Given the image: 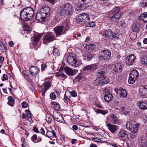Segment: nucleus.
I'll use <instances>...</instances> for the list:
<instances>
[{
    "label": "nucleus",
    "instance_id": "nucleus-1",
    "mask_svg": "<svg viewBox=\"0 0 147 147\" xmlns=\"http://www.w3.org/2000/svg\"><path fill=\"white\" fill-rule=\"evenodd\" d=\"M34 14L33 9L32 7H28L23 9L20 13V16L22 20L28 21L33 18Z\"/></svg>",
    "mask_w": 147,
    "mask_h": 147
},
{
    "label": "nucleus",
    "instance_id": "nucleus-2",
    "mask_svg": "<svg viewBox=\"0 0 147 147\" xmlns=\"http://www.w3.org/2000/svg\"><path fill=\"white\" fill-rule=\"evenodd\" d=\"M102 35L103 38L106 40L108 39H118L119 37V33L113 32L111 29L103 30L102 32Z\"/></svg>",
    "mask_w": 147,
    "mask_h": 147
},
{
    "label": "nucleus",
    "instance_id": "nucleus-3",
    "mask_svg": "<svg viewBox=\"0 0 147 147\" xmlns=\"http://www.w3.org/2000/svg\"><path fill=\"white\" fill-rule=\"evenodd\" d=\"M73 7L69 3H67L62 7L60 10V13L62 15L65 14L69 16L72 12Z\"/></svg>",
    "mask_w": 147,
    "mask_h": 147
},
{
    "label": "nucleus",
    "instance_id": "nucleus-4",
    "mask_svg": "<svg viewBox=\"0 0 147 147\" xmlns=\"http://www.w3.org/2000/svg\"><path fill=\"white\" fill-rule=\"evenodd\" d=\"M111 54V52L110 51L103 50L101 52V54L99 56V59L102 62H105L110 58Z\"/></svg>",
    "mask_w": 147,
    "mask_h": 147
},
{
    "label": "nucleus",
    "instance_id": "nucleus-5",
    "mask_svg": "<svg viewBox=\"0 0 147 147\" xmlns=\"http://www.w3.org/2000/svg\"><path fill=\"white\" fill-rule=\"evenodd\" d=\"M126 126L127 129L131 132L136 133L139 129L140 125L138 123L133 124L131 122H128L126 124Z\"/></svg>",
    "mask_w": 147,
    "mask_h": 147
},
{
    "label": "nucleus",
    "instance_id": "nucleus-6",
    "mask_svg": "<svg viewBox=\"0 0 147 147\" xmlns=\"http://www.w3.org/2000/svg\"><path fill=\"white\" fill-rule=\"evenodd\" d=\"M90 19L89 16L86 13L83 14H80L78 16L77 20L79 23L81 24H85Z\"/></svg>",
    "mask_w": 147,
    "mask_h": 147
},
{
    "label": "nucleus",
    "instance_id": "nucleus-7",
    "mask_svg": "<svg viewBox=\"0 0 147 147\" xmlns=\"http://www.w3.org/2000/svg\"><path fill=\"white\" fill-rule=\"evenodd\" d=\"M43 38L44 42L45 44L49 43L55 39L53 33L50 32H47Z\"/></svg>",
    "mask_w": 147,
    "mask_h": 147
},
{
    "label": "nucleus",
    "instance_id": "nucleus-8",
    "mask_svg": "<svg viewBox=\"0 0 147 147\" xmlns=\"http://www.w3.org/2000/svg\"><path fill=\"white\" fill-rule=\"evenodd\" d=\"M110 82L109 79L107 77H98L95 80V83L96 85H101L105 84Z\"/></svg>",
    "mask_w": 147,
    "mask_h": 147
},
{
    "label": "nucleus",
    "instance_id": "nucleus-9",
    "mask_svg": "<svg viewBox=\"0 0 147 147\" xmlns=\"http://www.w3.org/2000/svg\"><path fill=\"white\" fill-rule=\"evenodd\" d=\"M54 32L56 35L60 36L63 34L66 30H64V26H56L53 29Z\"/></svg>",
    "mask_w": 147,
    "mask_h": 147
},
{
    "label": "nucleus",
    "instance_id": "nucleus-10",
    "mask_svg": "<svg viewBox=\"0 0 147 147\" xmlns=\"http://www.w3.org/2000/svg\"><path fill=\"white\" fill-rule=\"evenodd\" d=\"M53 116L54 120L58 122L63 123L65 121L60 113L57 111H54Z\"/></svg>",
    "mask_w": 147,
    "mask_h": 147
},
{
    "label": "nucleus",
    "instance_id": "nucleus-11",
    "mask_svg": "<svg viewBox=\"0 0 147 147\" xmlns=\"http://www.w3.org/2000/svg\"><path fill=\"white\" fill-rule=\"evenodd\" d=\"M118 136L123 141H127L128 140V136L126 131L123 129L120 130L118 134Z\"/></svg>",
    "mask_w": 147,
    "mask_h": 147
},
{
    "label": "nucleus",
    "instance_id": "nucleus-12",
    "mask_svg": "<svg viewBox=\"0 0 147 147\" xmlns=\"http://www.w3.org/2000/svg\"><path fill=\"white\" fill-rule=\"evenodd\" d=\"M104 99L107 102H111L113 99V96L111 94L107 89H105L103 90Z\"/></svg>",
    "mask_w": 147,
    "mask_h": 147
},
{
    "label": "nucleus",
    "instance_id": "nucleus-13",
    "mask_svg": "<svg viewBox=\"0 0 147 147\" xmlns=\"http://www.w3.org/2000/svg\"><path fill=\"white\" fill-rule=\"evenodd\" d=\"M140 25L139 20H136L133 22L131 26V29L133 32L137 33L140 31Z\"/></svg>",
    "mask_w": 147,
    "mask_h": 147
},
{
    "label": "nucleus",
    "instance_id": "nucleus-14",
    "mask_svg": "<svg viewBox=\"0 0 147 147\" xmlns=\"http://www.w3.org/2000/svg\"><path fill=\"white\" fill-rule=\"evenodd\" d=\"M51 84L49 82H47L41 86L42 88L41 90V93L42 96H45V93L48 90L51 86Z\"/></svg>",
    "mask_w": 147,
    "mask_h": 147
},
{
    "label": "nucleus",
    "instance_id": "nucleus-15",
    "mask_svg": "<svg viewBox=\"0 0 147 147\" xmlns=\"http://www.w3.org/2000/svg\"><path fill=\"white\" fill-rule=\"evenodd\" d=\"M42 36V34H37L34 35L32 42L34 47L38 45V43L41 38Z\"/></svg>",
    "mask_w": 147,
    "mask_h": 147
},
{
    "label": "nucleus",
    "instance_id": "nucleus-16",
    "mask_svg": "<svg viewBox=\"0 0 147 147\" xmlns=\"http://www.w3.org/2000/svg\"><path fill=\"white\" fill-rule=\"evenodd\" d=\"M136 57L134 54L130 55L126 57L125 60L127 64L132 65L136 59Z\"/></svg>",
    "mask_w": 147,
    "mask_h": 147
},
{
    "label": "nucleus",
    "instance_id": "nucleus-17",
    "mask_svg": "<svg viewBox=\"0 0 147 147\" xmlns=\"http://www.w3.org/2000/svg\"><path fill=\"white\" fill-rule=\"evenodd\" d=\"M67 61L69 64L74 67H76L77 61L75 57L71 55L69 56L67 59Z\"/></svg>",
    "mask_w": 147,
    "mask_h": 147
},
{
    "label": "nucleus",
    "instance_id": "nucleus-18",
    "mask_svg": "<svg viewBox=\"0 0 147 147\" xmlns=\"http://www.w3.org/2000/svg\"><path fill=\"white\" fill-rule=\"evenodd\" d=\"M117 15V16L118 15H121V12L120 11V8L118 7H115L112 10L109 12L108 13V15Z\"/></svg>",
    "mask_w": 147,
    "mask_h": 147
},
{
    "label": "nucleus",
    "instance_id": "nucleus-19",
    "mask_svg": "<svg viewBox=\"0 0 147 147\" xmlns=\"http://www.w3.org/2000/svg\"><path fill=\"white\" fill-rule=\"evenodd\" d=\"M93 55L91 53L88 52L83 54L82 55L83 60L85 61H90L93 58Z\"/></svg>",
    "mask_w": 147,
    "mask_h": 147
},
{
    "label": "nucleus",
    "instance_id": "nucleus-20",
    "mask_svg": "<svg viewBox=\"0 0 147 147\" xmlns=\"http://www.w3.org/2000/svg\"><path fill=\"white\" fill-rule=\"evenodd\" d=\"M140 95L144 98L147 97V86H142L140 88Z\"/></svg>",
    "mask_w": 147,
    "mask_h": 147
},
{
    "label": "nucleus",
    "instance_id": "nucleus-21",
    "mask_svg": "<svg viewBox=\"0 0 147 147\" xmlns=\"http://www.w3.org/2000/svg\"><path fill=\"white\" fill-rule=\"evenodd\" d=\"M97 68L96 64H92L84 66L82 69V71L83 72H85L86 71L94 70L96 69Z\"/></svg>",
    "mask_w": 147,
    "mask_h": 147
},
{
    "label": "nucleus",
    "instance_id": "nucleus-22",
    "mask_svg": "<svg viewBox=\"0 0 147 147\" xmlns=\"http://www.w3.org/2000/svg\"><path fill=\"white\" fill-rule=\"evenodd\" d=\"M39 70L37 67L32 66L30 67L29 71L30 74L36 77L39 72Z\"/></svg>",
    "mask_w": 147,
    "mask_h": 147
},
{
    "label": "nucleus",
    "instance_id": "nucleus-23",
    "mask_svg": "<svg viewBox=\"0 0 147 147\" xmlns=\"http://www.w3.org/2000/svg\"><path fill=\"white\" fill-rule=\"evenodd\" d=\"M40 11L42 14L45 15V17H48L50 13V9L47 6H44L40 9Z\"/></svg>",
    "mask_w": 147,
    "mask_h": 147
},
{
    "label": "nucleus",
    "instance_id": "nucleus-24",
    "mask_svg": "<svg viewBox=\"0 0 147 147\" xmlns=\"http://www.w3.org/2000/svg\"><path fill=\"white\" fill-rule=\"evenodd\" d=\"M122 70V64L121 63L115 64L113 69V71L117 73H120Z\"/></svg>",
    "mask_w": 147,
    "mask_h": 147
},
{
    "label": "nucleus",
    "instance_id": "nucleus-25",
    "mask_svg": "<svg viewBox=\"0 0 147 147\" xmlns=\"http://www.w3.org/2000/svg\"><path fill=\"white\" fill-rule=\"evenodd\" d=\"M45 15L42 13L41 11L37 13L36 16V19L39 21H42L45 19Z\"/></svg>",
    "mask_w": 147,
    "mask_h": 147
},
{
    "label": "nucleus",
    "instance_id": "nucleus-26",
    "mask_svg": "<svg viewBox=\"0 0 147 147\" xmlns=\"http://www.w3.org/2000/svg\"><path fill=\"white\" fill-rule=\"evenodd\" d=\"M66 73L69 76H73L75 75L77 70H73L71 69L68 67H66L65 68Z\"/></svg>",
    "mask_w": 147,
    "mask_h": 147
},
{
    "label": "nucleus",
    "instance_id": "nucleus-27",
    "mask_svg": "<svg viewBox=\"0 0 147 147\" xmlns=\"http://www.w3.org/2000/svg\"><path fill=\"white\" fill-rule=\"evenodd\" d=\"M47 136L48 138L52 139L53 138H56V134L54 130L47 131L46 133Z\"/></svg>",
    "mask_w": 147,
    "mask_h": 147
},
{
    "label": "nucleus",
    "instance_id": "nucleus-28",
    "mask_svg": "<svg viewBox=\"0 0 147 147\" xmlns=\"http://www.w3.org/2000/svg\"><path fill=\"white\" fill-rule=\"evenodd\" d=\"M137 105L141 109H147V102L140 101L137 102Z\"/></svg>",
    "mask_w": 147,
    "mask_h": 147
},
{
    "label": "nucleus",
    "instance_id": "nucleus-29",
    "mask_svg": "<svg viewBox=\"0 0 147 147\" xmlns=\"http://www.w3.org/2000/svg\"><path fill=\"white\" fill-rule=\"evenodd\" d=\"M25 111L26 113H23L22 114V119H27L31 118L32 114L30 111L27 110H25Z\"/></svg>",
    "mask_w": 147,
    "mask_h": 147
},
{
    "label": "nucleus",
    "instance_id": "nucleus-30",
    "mask_svg": "<svg viewBox=\"0 0 147 147\" xmlns=\"http://www.w3.org/2000/svg\"><path fill=\"white\" fill-rule=\"evenodd\" d=\"M106 125L109 130L112 133H114L117 129L116 125L111 124L110 123H106Z\"/></svg>",
    "mask_w": 147,
    "mask_h": 147
},
{
    "label": "nucleus",
    "instance_id": "nucleus-31",
    "mask_svg": "<svg viewBox=\"0 0 147 147\" xmlns=\"http://www.w3.org/2000/svg\"><path fill=\"white\" fill-rule=\"evenodd\" d=\"M118 92L119 93L120 96L122 98L126 97L127 94L126 91L122 88H120L118 90Z\"/></svg>",
    "mask_w": 147,
    "mask_h": 147
},
{
    "label": "nucleus",
    "instance_id": "nucleus-32",
    "mask_svg": "<svg viewBox=\"0 0 147 147\" xmlns=\"http://www.w3.org/2000/svg\"><path fill=\"white\" fill-rule=\"evenodd\" d=\"M114 15H108V17L110 18L111 21L113 22H114L117 21L121 17V16Z\"/></svg>",
    "mask_w": 147,
    "mask_h": 147
},
{
    "label": "nucleus",
    "instance_id": "nucleus-33",
    "mask_svg": "<svg viewBox=\"0 0 147 147\" xmlns=\"http://www.w3.org/2000/svg\"><path fill=\"white\" fill-rule=\"evenodd\" d=\"M98 77L100 78L107 77L105 76V70L103 69H101L98 70L97 73Z\"/></svg>",
    "mask_w": 147,
    "mask_h": 147
},
{
    "label": "nucleus",
    "instance_id": "nucleus-34",
    "mask_svg": "<svg viewBox=\"0 0 147 147\" xmlns=\"http://www.w3.org/2000/svg\"><path fill=\"white\" fill-rule=\"evenodd\" d=\"M7 99L8 101L7 102V104L11 107H13L14 106L15 100L13 99L11 96H9L7 98Z\"/></svg>",
    "mask_w": 147,
    "mask_h": 147
},
{
    "label": "nucleus",
    "instance_id": "nucleus-35",
    "mask_svg": "<svg viewBox=\"0 0 147 147\" xmlns=\"http://www.w3.org/2000/svg\"><path fill=\"white\" fill-rule=\"evenodd\" d=\"M139 20H142L145 22H147V12L142 14L139 17Z\"/></svg>",
    "mask_w": 147,
    "mask_h": 147
},
{
    "label": "nucleus",
    "instance_id": "nucleus-36",
    "mask_svg": "<svg viewBox=\"0 0 147 147\" xmlns=\"http://www.w3.org/2000/svg\"><path fill=\"white\" fill-rule=\"evenodd\" d=\"M129 75L131 76H132V77L133 78H134L136 80L138 78L139 74L138 71L136 70H132L130 74Z\"/></svg>",
    "mask_w": 147,
    "mask_h": 147
},
{
    "label": "nucleus",
    "instance_id": "nucleus-37",
    "mask_svg": "<svg viewBox=\"0 0 147 147\" xmlns=\"http://www.w3.org/2000/svg\"><path fill=\"white\" fill-rule=\"evenodd\" d=\"M140 147H147V142L145 139H140L139 141Z\"/></svg>",
    "mask_w": 147,
    "mask_h": 147
},
{
    "label": "nucleus",
    "instance_id": "nucleus-38",
    "mask_svg": "<svg viewBox=\"0 0 147 147\" xmlns=\"http://www.w3.org/2000/svg\"><path fill=\"white\" fill-rule=\"evenodd\" d=\"M94 110L97 113H101L103 115H105L108 112L107 111H105L98 109H96L95 108H94Z\"/></svg>",
    "mask_w": 147,
    "mask_h": 147
},
{
    "label": "nucleus",
    "instance_id": "nucleus-39",
    "mask_svg": "<svg viewBox=\"0 0 147 147\" xmlns=\"http://www.w3.org/2000/svg\"><path fill=\"white\" fill-rule=\"evenodd\" d=\"M45 119L49 123H51L52 120L51 116L49 114L46 115Z\"/></svg>",
    "mask_w": 147,
    "mask_h": 147
},
{
    "label": "nucleus",
    "instance_id": "nucleus-40",
    "mask_svg": "<svg viewBox=\"0 0 147 147\" xmlns=\"http://www.w3.org/2000/svg\"><path fill=\"white\" fill-rule=\"evenodd\" d=\"M136 80L134 78L132 77V76H131L129 75L128 80V83L130 84H133L135 82V81Z\"/></svg>",
    "mask_w": 147,
    "mask_h": 147
},
{
    "label": "nucleus",
    "instance_id": "nucleus-41",
    "mask_svg": "<svg viewBox=\"0 0 147 147\" xmlns=\"http://www.w3.org/2000/svg\"><path fill=\"white\" fill-rule=\"evenodd\" d=\"M141 63L146 66H147V57H145L141 60Z\"/></svg>",
    "mask_w": 147,
    "mask_h": 147
},
{
    "label": "nucleus",
    "instance_id": "nucleus-42",
    "mask_svg": "<svg viewBox=\"0 0 147 147\" xmlns=\"http://www.w3.org/2000/svg\"><path fill=\"white\" fill-rule=\"evenodd\" d=\"M140 6L142 7H147V1L143 0L140 4Z\"/></svg>",
    "mask_w": 147,
    "mask_h": 147
},
{
    "label": "nucleus",
    "instance_id": "nucleus-43",
    "mask_svg": "<svg viewBox=\"0 0 147 147\" xmlns=\"http://www.w3.org/2000/svg\"><path fill=\"white\" fill-rule=\"evenodd\" d=\"M53 54L55 56H58L60 54L59 52L58 49H53Z\"/></svg>",
    "mask_w": 147,
    "mask_h": 147
},
{
    "label": "nucleus",
    "instance_id": "nucleus-44",
    "mask_svg": "<svg viewBox=\"0 0 147 147\" xmlns=\"http://www.w3.org/2000/svg\"><path fill=\"white\" fill-rule=\"evenodd\" d=\"M85 47H87V46H88L89 48V50H93L95 49V45H91L90 44V45H86L85 46Z\"/></svg>",
    "mask_w": 147,
    "mask_h": 147
},
{
    "label": "nucleus",
    "instance_id": "nucleus-45",
    "mask_svg": "<svg viewBox=\"0 0 147 147\" xmlns=\"http://www.w3.org/2000/svg\"><path fill=\"white\" fill-rule=\"evenodd\" d=\"M69 92L70 93L71 95L73 97H76L77 96V93L76 91L74 90H72L71 91H69Z\"/></svg>",
    "mask_w": 147,
    "mask_h": 147
},
{
    "label": "nucleus",
    "instance_id": "nucleus-46",
    "mask_svg": "<svg viewBox=\"0 0 147 147\" xmlns=\"http://www.w3.org/2000/svg\"><path fill=\"white\" fill-rule=\"evenodd\" d=\"M65 93H66V92ZM64 100L65 102L67 103L68 102L70 101L69 98L66 96V93L64 95Z\"/></svg>",
    "mask_w": 147,
    "mask_h": 147
},
{
    "label": "nucleus",
    "instance_id": "nucleus-47",
    "mask_svg": "<svg viewBox=\"0 0 147 147\" xmlns=\"http://www.w3.org/2000/svg\"><path fill=\"white\" fill-rule=\"evenodd\" d=\"M82 77L81 75L79 74L75 78V81L78 82H79L81 80Z\"/></svg>",
    "mask_w": 147,
    "mask_h": 147
},
{
    "label": "nucleus",
    "instance_id": "nucleus-48",
    "mask_svg": "<svg viewBox=\"0 0 147 147\" xmlns=\"http://www.w3.org/2000/svg\"><path fill=\"white\" fill-rule=\"evenodd\" d=\"M50 96L51 98L53 100L55 99L56 97L55 94H54V92L51 93L50 94Z\"/></svg>",
    "mask_w": 147,
    "mask_h": 147
},
{
    "label": "nucleus",
    "instance_id": "nucleus-49",
    "mask_svg": "<svg viewBox=\"0 0 147 147\" xmlns=\"http://www.w3.org/2000/svg\"><path fill=\"white\" fill-rule=\"evenodd\" d=\"M54 107L56 110H59L60 109V105L59 103H57L54 104Z\"/></svg>",
    "mask_w": 147,
    "mask_h": 147
},
{
    "label": "nucleus",
    "instance_id": "nucleus-50",
    "mask_svg": "<svg viewBox=\"0 0 147 147\" xmlns=\"http://www.w3.org/2000/svg\"><path fill=\"white\" fill-rule=\"evenodd\" d=\"M6 49L7 47L5 46L2 42H0V49L2 50Z\"/></svg>",
    "mask_w": 147,
    "mask_h": 147
},
{
    "label": "nucleus",
    "instance_id": "nucleus-51",
    "mask_svg": "<svg viewBox=\"0 0 147 147\" xmlns=\"http://www.w3.org/2000/svg\"><path fill=\"white\" fill-rule=\"evenodd\" d=\"M95 25L94 22H89L87 24L88 27H92L94 26Z\"/></svg>",
    "mask_w": 147,
    "mask_h": 147
},
{
    "label": "nucleus",
    "instance_id": "nucleus-52",
    "mask_svg": "<svg viewBox=\"0 0 147 147\" xmlns=\"http://www.w3.org/2000/svg\"><path fill=\"white\" fill-rule=\"evenodd\" d=\"M22 107L24 108H26L28 106V104L27 103L23 102L22 103Z\"/></svg>",
    "mask_w": 147,
    "mask_h": 147
},
{
    "label": "nucleus",
    "instance_id": "nucleus-53",
    "mask_svg": "<svg viewBox=\"0 0 147 147\" xmlns=\"http://www.w3.org/2000/svg\"><path fill=\"white\" fill-rule=\"evenodd\" d=\"M137 134L136 133H132L130 134V136L131 138H134L137 136Z\"/></svg>",
    "mask_w": 147,
    "mask_h": 147
},
{
    "label": "nucleus",
    "instance_id": "nucleus-54",
    "mask_svg": "<svg viewBox=\"0 0 147 147\" xmlns=\"http://www.w3.org/2000/svg\"><path fill=\"white\" fill-rule=\"evenodd\" d=\"M31 138L33 142L34 143H36L35 140L37 139V136L36 135H34Z\"/></svg>",
    "mask_w": 147,
    "mask_h": 147
},
{
    "label": "nucleus",
    "instance_id": "nucleus-55",
    "mask_svg": "<svg viewBox=\"0 0 147 147\" xmlns=\"http://www.w3.org/2000/svg\"><path fill=\"white\" fill-rule=\"evenodd\" d=\"M8 80L7 76L5 74H4L3 76L2 80L3 81L7 80Z\"/></svg>",
    "mask_w": 147,
    "mask_h": 147
},
{
    "label": "nucleus",
    "instance_id": "nucleus-56",
    "mask_svg": "<svg viewBox=\"0 0 147 147\" xmlns=\"http://www.w3.org/2000/svg\"><path fill=\"white\" fill-rule=\"evenodd\" d=\"M31 31V30L30 29V28L28 27H27L26 29L25 30V31L26 32H25L27 34H30V33Z\"/></svg>",
    "mask_w": 147,
    "mask_h": 147
},
{
    "label": "nucleus",
    "instance_id": "nucleus-57",
    "mask_svg": "<svg viewBox=\"0 0 147 147\" xmlns=\"http://www.w3.org/2000/svg\"><path fill=\"white\" fill-rule=\"evenodd\" d=\"M92 140L96 142H100L101 141L100 139L97 138H92Z\"/></svg>",
    "mask_w": 147,
    "mask_h": 147
},
{
    "label": "nucleus",
    "instance_id": "nucleus-58",
    "mask_svg": "<svg viewBox=\"0 0 147 147\" xmlns=\"http://www.w3.org/2000/svg\"><path fill=\"white\" fill-rule=\"evenodd\" d=\"M46 65L45 64H43L41 65V69L43 71L46 68Z\"/></svg>",
    "mask_w": 147,
    "mask_h": 147
},
{
    "label": "nucleus",
    "instance_id": "nucleus-59",
    "mask_svg": "<svg viewBox=\"0 0 147 147\" xmlns=\"http://www.w3.org/2000/svg\"><path fill=\"white\" fill-rule=\"evenodd\" d=\"M8 45L10 47H13L14 45L13 42L12 41H9L8 42Z\"/></svg>",
    "mask_w": 147,
    "mask_h": 147
},
{
    "label": "nucleus",
    "instance_id": "nucleus-60",
    "mask_svg": "<svg viewBox=\"0 0 147 147\" xmlns=\"http://www.w3.org/2000/svg\"><path fill=\"white\" fill-rule=\"evenodd\" d=\"M40 133L42 134L45 135V131L43 128L42 127L40 129Z\"/></svg>",
    "mask_w": 147,
    "mask_h": 147
},
{
    "label": "nucleus",
    "instance_id": "nucleus-61",
    "mask_svg": "<svg viewBox=\"0 0 147 147\" xmlns=\"http://www.w3.org/2000/svg\"><path fill=\"white\" fill-rule=\"evenodd\" d=\"M113 123L114 124H116L118 121V119L117 117L115 118L114 119H113Z\"/></svg>",
    "mask_w": 147,
    "mask_h": 147
},
{
    "label": "nucleus",
    "instance_id": "nucleus-62",
    "mask_svg": "<svg viewBox=\"0 0 147 147\" xmlns=\"http://www.w3.org/2000/svg\"><path fill=\"white\" fill-rule=\"evenodd\" d=\"M78 129V127L76 125H73L72 126V129L73 130H76Z\"/></svg>",
    "mask_w": 147,
    "mask_h": 147
},
{
    "label": "nucleus",
    "instance_id": "nucleus-63",
    "mask_svg": "<svg viewBox=\"0 0 147 147\" xmlns=\"http://www.w3.org/2000/svg\"><path fill=\"white\" fill-rule=\"evenodd\" d=\"M23 73L25 76H27L28 75V71L26 70H24L23 71Z\"/></svg>",
    "mask_w": 147,
    "mask_h": 147
},
{
    "label": "nucleus",
    "instance_id": "nucleus-64",
    "mask_svg": "<svg viewBox=\"0 0 147 147\" xmlns=\"http://www.w3.org/2000/svg\"><path fill=\"white\" fill-rule=\"evenodd\" d=\"M123 113L125 115H129V114L130 112L129 111H124L123 112Z\"/></svg>",
    "mask_w": 147,
    "mask_h": 147
}]
</instances>
